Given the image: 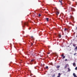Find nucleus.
I'll use <instances>...</instances> for the list:
<instances>
[{
  "mask_svg": "<svg viewBox=\"0 0 77 77\" xmlns=\"http://www.w3.org/2000/svg\"><path fill=\"white\" fill-rule=\"evenodd\" d=\"M50 52H48L47 53V54H50Z\"/></svg>",
  "mask_w": 77,
  "mask_h": 77,
  "instance_id": "21",
  "label": "nucleus"
},
{
  "mask_svg": "<svg viewBox=\"0 0 77 77\" xmlns=\"http://www.w3.org/2000/svg\"><path fill=\"white\" fill-rule=\"evenodd\" d=\"M38 16H39V17H41V15L40 14H38Z\"/></svg>",
  "mask_w": 77,
  "mask_h": 77,
  "instance_id": "20",
  "label": "nucleus"
},
{
  "mask_svg": "<svg viewBox=\"0 0 77 77\" xmlns=\"http://www.w3.org/2000/svg\"><path fill=\"white\" fill-rule=\"evenodd\" d=\"M68 30V29H66V28L64 29V31H66V30Z\"/></svg>",
  "mask_w": 77,
  "mask_h": 77,
  "instance_id": "16",
  "label": "nucleus"
},
{
  "mask_svg": "<svg viewBox=\"0 0 77 77\" xmlns=\"http://www.w3.org/2000/svg\"><path fill=\"white\" fill-rule=\"evenodd\" d=\"M65 61H67V59H66L65 60Z\"/></svg>",
  "mask_w": 77,
  "mask_h": 77,
  "instance_id": "27",
  "label": "nucleus"
},
{
  "mask_svg": "<svg viewBox=\"0 0 77 77\" xmlns=\"http://www.w3.org/2000/svg\"><path fill=\"white\" fill-rule=\"evenodd\" d=\"M73 1H74V0H73Z\"/></svg>",
  "mask_w": 77,
  "mask_h": 77,
  "instance_id": "37",
  "label": "nucleus"
},
{
  "mask_svg": "<svg viewBox=\"0 0 77 77\" xmlns=\"http://www.w3.org/2000/svg\"><path fill=\"white\" fill-rule=\"evenodd\" d=\"M59 2H60V3H61V5H63V3H62V0H60L59 1Z\"/></svg>",
  "mask_w": 77,
  "mask_h": 77,
  "instance_id": "5",
  "label": "nucleus"
},
{
  "mask_svg": "<svg viewBox=\"0 0 77 77\" xmlns=\"http://www.w3.org/2000/svg\"><path fill=\"white\" fill-rule=\"evenodd\" d=\"M68 69L69 72V71H71V69H69V68H68Z\"/></svg>",
  "mask_w": 77,
  "mask_h": 77,
  "instance_id": "7",
  "label": "nucleus"
},
{
  "mask_svg": "<svg viewBox=\"0 0 77 77\" xmlns=\"http://www.w3.org/2000/svg\"><path fill=\"white\" fill-rule=\"evenodd\" d=\"M75 54H76V53H74V56H75Z\"/></svg>",
  "mask_w": 77,
  "mask_h": 77,
  "instance_id": "26",
  "label": "nucleus"
},
{
  "mask_svg": "<svg viewBox=\"0 0 77 77\" xmlns=\"http://www.w3.org/2000/svg\"><path fill=\"white\" fill-rule=\"evenodd\" d=\"M75 50H77V46H76V47H75Z\"/></svg>",
  "mask_w": 77,
  "mask_h": 77,
  "instance_id": "23",
  "label": "nucleus"
},
{
  "mask_svg": "<svg viewBox=\"0 0 77 77\" xmlns=\"http://www.w3.org/2000/svg\"><path fill=\"white\" fill-rule=\"evenodd\" d=\"M31 46H32V45H33V43H31Z\"/></svg>",
  "mask_w": 77,
  "mask_h": 77,
  "instance_id": "19",
  "label": "nucleus"
},
{
  "mask_svg": "<svg viewBox=\"0 0 77 77\" xmlns=\"http://www.w3.org/2000/svg\"><path fill=\"white\" fill-rule=\"evenodd\" d=\"M31 38H32V39H33V40H34V38H33V36H32L31 37Z\"/></svg>",
  "mask_w": 77,
  "mask_h": 77,
  "instance_id": "17",
  "label": "nucleus"
},
{
  "mask_svg": "<svg viewBox=\"0 0 77 77\" xmlns=\"http://www.w3.org/2000/svg\"><path fill=\"white\" fill-rule=\"evenodd\" d=\"M33 56H35V55H32Z\"/></svg>",
  "mask_w": 77,
  "mask_h": 77,
  "instance_id": "29",
  "label": "nucleus"
},
{
  "mask_svg": "<svg viewBox=\"0 0 77 77\" xmlns=\"http://www.w3.org/2000/svg\"><path fill=\"white\" fill-rule=\"evenodd\" d=\"M69 11L70 12H72V11H73V12H74V11H75V9L74 8L69 7Z\"/></svg>",
  "mask_w": 77,
  "mask_h": 77,
  "instance_id": "1",
  "label": "nucleus"
},
{
  "mask_svg": "<svg viewBox=\"0 0 77 77\" xmlns=\"http://www.w3.org/2000/svg\"><path fill=\"white\" fill-rule=\"evenodd\" d=\"M22 25L23 26V27H24V26H26V25L27 26H28V23L27 22L26 23H22Z\"/></svg>",
  "mask_w": 77,
  "mask_h": 77,
  "instance_id": "2",
  "label": "nucleus"
},
{
  "mask_svg": "<svg viewBox=\"0 0 77 77\" xmlns=\"http://www.w3.org/2000/svg\"><path fill=\"white\" fill-rule=\"evenodd\" d=\"M48 19H49V18H46V20H47V21H49Z\"/></svg>",
  "mask_w": 77,
  "mask_h": 77,
  "instance_id": "14",
  "label": "nucleus"
},
{
  "mask_svg": "<svg viewBox=\"0 0 77 77\" xmlns=\"http://www.w3.org/2000/svg\"><path fill=\"white\" fill-rule=\"evenodd\" d=\"M33 60H31V62H33Z\"/></svg>",
  "mask_w": 77,
  "mask_h": 77,
  "instance_id": "22",
  "label": "nucleus"
},
{
  "mask_svg": "<svg viewBox=\"0 0 77 77\" xmlns=\"http://www.w3.org/2000/svg\"><path fill=\"white\" fill-rule=\"evenodd\" d=\"M62 57H63V59H65V56H64V55L63 54H62L61 55Z\"/></svg>",
  "mask_w": 77,
  "mask_h": 77,
  "instance_id": "4",
  "label": "nucleus"
},
{
  "mask_svg": "<svg viewBox=\"0 0 77 77\" xmlns=\"http://www.w3.org/2000/svg\"><path fill=\"white\" fill-rule=\"evenodd\" d=\"M57 68H60V66H57Z\"/></svg>",
  "mask_w": 77,
  "mask_h": 77,
  "instance_id": "13",
  "label": "nucleus"
},
{
  "mask_svg": "<svg viewBox=\"0 0 77 77\" xmlns=\"http://www.w3.org/2000/svg\"><path fill=\"white\" fill-rule=\"evenodd\" d=\"M56 14L57 15H58V14H59V12L57 11H56Z\"/></svg>",
  "mask_w": 77,
  "mask_h": 77,
  "instance_id": "6",
  "label": "nucleus"
},
{
  "mask_svg": "<svg viewBox=\"0 0 77 77\" xmlns=\"http://www.w3.org/2000/svg\"><path fill=\"white\" fill-rule=\"evenodd\" d=\"M62 36V35H61L59 34V38H61V36Z\"/></svg>",
  "mask_w": 77,
  "mask_h": 77,
  "instance_id": "10",
  "label": "nucleus"
},
{
  "mask_svg": "<svg viewBox=\"0 0 77 77\" xmlns=\"http://www.w3.org/2000/svg\"><path fill=\"white\" fill-rule=\"evenodd\" d=\"M76 37L77 38V35H76Z\"/></svg>",
  "mask_w": 77,
  "mask_h": 77,
  "instance_id": "34",
  "label": "nucleus"
},
{
  "mask_svg": "<svg viewBox=\"0 0 77 77\" xmlns=\"http://www.w3.org/2000/svg\"><path fill=\"white\" fill-rule=\"evenodd\" d=\"M56 75H55V74H53L52 76V77H55Z\"/></svg>",
  "mask_w": 77,
  "mask_h": 77,
  "instance_id": "11",
  "label": "nucleus"
},
{
  "mask_svg": "<svg viewBox=\"0 0 77 77\" xmlns=\"http://www.w3.org/2000/svg\"><path fill=\"white\" fill-rule=\"evenodd\" d=\"M73 75L74 77H75L76 76V75H75V73H73Z\"/></svg>",
  "mask_w": 77,
  "mask_h": 77,
  "instance_id": "8",
  "label": "nucleus"
},
{
  "mask_svg": "<svg viewBox=\"0 0 77 77\" xmlns=\"http://www.w3.org/2000/svg\"><path fill=\"white\" fill-rule=\"evenodd\" d=\"M52 65V64H51V65Z\"/></svg>",
  "mask_w": 77,
  "mask_h": 77,
  "instance_id": "35",
  "label": "nucleus"
},
{
  "mask_svg": "<svg viewBox=\"0 0 77 77\" xmlns=\"http://www.w3.org/2000/svg\"><path fill=\"white\" fill-rule=\"evenodd\" d=\"M75 77H77V76H75Z\"/></svg>",
  "mask_w": 77,
  "mask_h": 77,
  "instance_id": "32",
  "label": "nucleus"
},
{
  "mask_svg": "<svg viewBox=\"0 0 77 77\" xmlns=\"http://www.w3.org/2000/svg\"><path fill=\"white\" fill-rule=\"evenodd\" d=\"M76 30H77V27H76Z\"/></svg>",
  "mask_w": 77,
  "mask_h": 77,
  "instance_id": "30",
  "label": "nucleus"
},
{
  "mask_svg": "<svg viewBox=\"0 0 77 77\" xmlns=\"http://www.w3.org/2000/svg\"><path fill=\"white\" fill-rule=\"evenodd\" d=\"M23 22V21H22V23Z\"/></svg>",
  "mask_w": 77,
  "mask_h": 77,
  "instance_id": "36",
  "label": "nucleus"
},
{
  "mask_svg": "<svg viewBox=\"0 0 77 77\" xmlns=\"http://www.w3.org/2000/svg\"><path fill=\"white\" fill-rule=\"evenodd\" d=\"M60 77V75H58V76H57V77Z\"/></svg>",
  "mask_w": 77,
  "mask_h": 77,
  "instance_id": "25",
  "label": "nucleus"
},
{
  "mask_svg": "<svg viewBox=\"0 0 77 77\" xmlns=\"http://www.w3.org/2000/svg\"><path fill=\"white\" fill-rule=\"evenodd\" d=\"M73 66H75V63H73Z\"/></svg>",
  "mask_w": 77,
  "mask_h": 77,
  "instance_id": "9",
  "label": "nucleus"
},
{
  "mask_svg": "<svg viewBox=\"0 0 77 77\" xmlns=\"http://www.w3.org/2000/svg\"><path fill=\"white\" fill-rule=\"evenodd\" d=\"M70 18L71 19H73V18H74V17H72V16H71Z\"/></svg>",
  "mask_w": 77,
  "mask_h": 77,
  "instance_id": "12",
  "label": "nucleus"
},
{
  "mask_svg": "<svg viewBox=\"0 0 77 77\" xmlns=\"http://www.w3.org/2000/svg\"><path fill=\"white\" fill-rule=\"evenodd\" d=\"M68 3H69L70 5H71V2H69Z\"/></svg>",
  "mask_w": 77,
  "mask_h": 77,
  "instance_id": "15",
  "label": "nucleus"
},
{
  "mask_svg": "<svg viewBox=\"0 0 77 77\" xmlns=\"http://www.w3.org/2000/svg\"><path fill=\"white\" fill-rule=\"evenodd\" d=\"M31 29V28H29V30H30V29Z\"/></svg>",
  "mask_w": 77,
  "mask_h": 77,
  "instance_id": "31",
  "label": "nucleus"
},
{
  "mask_svg": "<svg viewBox=\"0 0 77 77\" xmlns=\"http://www.w3.org/2000/svg\"><path fill=\"white\" fill-rule=\"evenodd\" d=\"M34 17H36V16H34Z\"/></svg>",
  "mask_w": 77,
  "mask_h": 77,
  "instance_id": "33",
  "label": "nucleus"
},
{
  "mask_svg": "<svg viewBox=\"0 0 77 77\" xmlns=\"http://www.w3.org/2000/svg\"><path fill=\"white\" fill-rule=\"evenodd\" d=\"M46 69H48V66H46Z\"/></svg>",
  "mask_w": 77,
  "mask_h": 77,
  "instance_id": "18",
  "label": "nucleus"
},
{
  "mask_svg": "<svg viewBox=\"0 0 77 77\" xmlns=\"http://www.w3.org/2000/svg\"><path fill=\"white\" fill-rule=\"evenodd\" d=\"M67 66H69V65H68V64H66L65 66L64 67L65 69H66V68L67 67Z\"/></svg>",
  "mask_w": 77,
  "mask_h": 77,
  "instance_id": "3",
  "label": "nucleus"
},
{
  "mask_svg": "<svg viewBox=\"0 0 77 77\" xmlns=\"http://www.w3.org/2000/svg\"><path fill=\"white\" fill-rule=\"evenodd\" d=\"M58 75H60V73H59L58 74Z\"/></svg>",
  "mask_w": 77,
  "mask_h": 77,
  "instance_id": "24",
  "label": "nucleus"
},
{
  "mask_svg": "<svg viewBox=\"0 0 77 77\" xmlns=\"http://www.w3.org/2000/svg\"><path fill=\"white\" fill-rule=\"evenodd\" d=\"M73 47H75V45H73Z\"/></svg>",
  "mask_w": 77,
  "mask_h": 77,
  "instance_id": "28",
  "label": "nucleus"
}]
</instances>
